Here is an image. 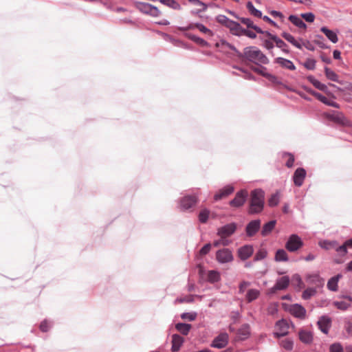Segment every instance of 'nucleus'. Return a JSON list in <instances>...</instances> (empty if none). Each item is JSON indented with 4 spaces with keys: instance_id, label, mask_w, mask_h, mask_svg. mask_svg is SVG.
<instances>
[{
    "instance_id": "28",
    "label": "nucleus",
    "mask_w": 352,
    "mask_h": 352,
    "mask_svg": "<svg viewBox=\"0 0 352 352\" xmlns=\"http://www.w3.org/2000/svg\"><path fill=\"white\" fill-rule=\"evenodd\" d=\"M216 47H227L228 48L230 49L231 50H232L236 56L237 54L239 55H241V52L239 51L234 45H233L232 44L228 43L226 40L225 39H221L219 42L216 43L215 44Z\"/></svg>"
},
{
    "instance_id": "50",
    "label": "nucleus",
    "mask_w": 352,
    "mask_h": 352,
    "mask_svg": "<svg viewBox=\"0 0 352 352\" xmlns=\"http://www.w3.org/2000/svg\"><path fill=\"white\" fill-rule=\"evenodd\" d=\"M267 252L265 249H260L255 254L254 261H258L264 259L267 256Z\"/></svg>"
},
{
    "instance_id": "18",
    "label": "nucleus",
    "mask_w": 352,
    "mask_h": 352,
    "mask_svg": "<svg viewBox=\"0 0 352 352\" xmlns=\"http://www.w3.org/2000/svg\"><path fill=\"white\" fill-rule=\"evenodd\" d=\"M226 28H228L232 34L240 36L242 35L243 28H242L238 22L230 20V22L226 25Z\"/></svg>"
},
{
    "instance_id": "51",
    "label": "nucleus",
    "mask_w": 352,
    "mask_h": 352,
    "mask_svg": "<svg viewBox=\"0 0 352 352\" xmlns=\"http://www.w3.org/2000/svg\"><path fill=\"white\" fill-rule=\"evenodd\" d=\"M197 28L200 32L205 33V34H209L210 35H212V32L206 28L204 25L200 23H195L193 24V28Z\"/></svg>"
},
{
    "instance_id": "49",
    "label": "nucleus",
    "mask_w": 352,
    "mask_h": 352,
    "mask_svg": "<svg viewBox=\"0 0 352 352\" xmlns=\"http://www.w3.org/2000/svg\"><path fill=\"white\" fill-rule=\"evenodd\" d=\"M52 327V322L45 319L41 322L39 329L42 332H47Z\"/></svg>"
},
{
    "instance_id": "46",
    "label": "nucleus",
    "mask_w": 352,
    "mask_h": 352,
    "mask_svg": "<svg viewBox=\"0 0 352 352\" xmlns=\"http://www.w3.org/2000/svg\"><path fill=\"white\" fill-rule=\"evenodd\" d=\"M280 346L287 351H292L294 347V342L292 339L287 338L281 341Z\"/></svg>"
},
{
    "instance_id": "5",
    "label": "nucleus",
    "mask_w": 352,
    "mask_h": 352,
    "mask_svg": "<svg viewBox=\"0 0 352 352\" xmlns=\"http://www.w3.org/2000/svg\"><path fill=\"white\" fill-rule=\"evenodd\" d=\"M251 69L254 72L261 75L263 77L267 78L270 82L275 85H281L280 80L274 74L267 72V68L264 66L259 65V67L252 66Z\"/></svg>"
},
{
    "instance_id": "47",
    "label": "nucleus",
    "mask_w": 352,
    "mask_h": 352,
    "mask_svg": "<svg viewBox=\"0 0 352 352\" xmlns=\"http://www.w3.org/2000/svg\"><path fill=\"white\" fill-rule=\"evenodd\" d=\"M316 294V289L313 287H309L304 290L302 294V297L305 300L309 299L311 296H314Z\"/></svg>"
},
{
    "instance_id": "33",
    "label": "nucleus",
    "mask_w": 352,
    "mask_h": 352,
    "mask_svg": "<svg viewBox=\"0 0 352 352\" xmlns=\"http://www.w3.org/2000/svg\"><path fill=\"white\" fill-rule=\"evenodd\" d=\"M246 8L249 12L253 15L254 16L258 17V18H262L263 14L262 12L258 9H256L254 6L253 5L252 1H248L246 3Z\"/></svg>"
},
{
    "instance_id": "64",
    "label": "nucleus",
    "mask_w": 352,
    "mask_h": 352,
    "mask_svg": "<svg viewBox=\"0 0 352 352\" xmlns=\"http://www.w3.org/2000/svg\"><path fill=\"white\" fill-rule=\"evenodd\" d=\"M242 32V35H245L246 36L250 38H256V33L248 30V29H245L243 28V31Z\"/></svg>"
},
{
    "instance_id": "25",
    "label": "nucleus",
    "mask_w": 352,
    "mask_h": 352,
    "mask_svg": "<svg viewBox=\"0 0 352 352\" xmlns=\"http://www.w3.org/2000/svg\"><path fill=\"white\" fill-rule=\"evenodd\" d=\"M289 284V278L288 276H284L278 278L276 281L275 285L276 288L280 290H284L287 288Z\"/></svg>"
},
{
    "instance_id": "9",
    "label": "nucleus",
    "mask_w": 352,
    "mask_h": 352,
    "mask_svg": "<svg viewBox=\"0 0 352 352\" xmlns=\"http://www.w3.org/2000/svg\"><path fill=\"white\" fill-rule=\"evenodd\" d=\"M237 225L232 222L224 225L217 229V234L221 238H226L232 235L236 230Z\"/></svg>"
},
{
    "instance_id": "45",
    "label": "nucleus",
    "mask_w": 352,
    "mask_h": 352,
    "mask_svg": "<svg viewBox=\"0 0 352 352\" xmlns=\"http://www.w3.org/2000/svg\"><path fill=\"white\" fill-rule=\"evenodd\" d=\"M210 211L209 210L204 208L202 210L200 211L199 214V221L201 223H205L207 222L208 218H209Z\"/></svg>"
},
{
    "instance_id": "53",
    "label": "nucleus",
    "mask_w": 352,
    "mask_h": 352,
    "mask_svg": "<svg viewBox=\"0 0 352 352\" xmlns=\"http://www.w3.org/2000/svg\"><path fill=\"white\" fill-rule=\"evenodd\" d=\"M287 41L292 44L294 46H295L298 49H302V45L301 43H300L292 34H289L287 38L286 39Z\"/></svg>"
},
{
    "instance_id": "16",
    "label": "nucleus",
    "mask_w": 352,
    "mask_h": 352,
    "mask_svg": "<svg viewBox=\"0 0 352 352\" xmlns=\"http://www.w3.org/2000/svg\"><path fill=\"white\" fill-rule=\"evenodd\" d=\"M234 191V188L232 185H227L219 190V191L214 195V201H217L222 198L231 195Z\"/></svg>"
},
{
    "instance_id": "62",
    "label": "nucleus",
    "mask_w": 352,
    "mask_h": 352,
    "mask_svg": "<svg viewBox=\"0 0 352 352\" xmlns=\"http://www.w3.org/2000/svg\"><path fill=\"white\" fill-rule=\"evenodd\" d=\"M285 155L289 156V159L287 160V161L286 162V164H285L286 166L288 168H292L293 166L294 162V155L290 153H285Z\"/></svg>"
},
{
    "instance_id": "36",
    "label": "nucleus",
    "mask_w": 352,
    "mask_h": 352,
    "mask_svg": "<svg viewBox=\"0 0 352 352\" xmlns=\"http://www.w3.org/2000/svg\"><path fill=\"white\" fill-rule=\"evenodd\" d=\"M274 42L276 44V46L280 49L281 51L285 54H289V50L288 49V45L284 42L282 39H280L278 36L274 38Z\"/></svg>"
},
{
    "instance_id": "44",
    "label": "nucleus",
    "mask_w": 352,
    "mask_h": 352,
    "mask_svg": "<svg viewBox=\"0 0 352 352\" xmlns=\"http://www.w3.org/2000/svg\"><path fill=\"white\" fill-rule=\"evenodd\" d=\"M336 245H338V242L336 241L325 240L320 244V246H321V248H322L325 250H331V249L336 250Z\"/></svg>"
},
{
    "instance_id": "54",
    "label": "nucleus",
    "mask_w": 352,
    "mask_h": 352,
    "mask_svg": "<svg viewBox=\"0 0 352 352\" xmlns=\"http://www.w3.org/2000/svg\"><path fill=\"white\" fill-rule=\"evenodd\" d=\"M300 17L308 23H312L315 19V15L313 12L302 13Z\"/></svg>"
},
{
    "instance_id": "7",
    "label": "nucleus",
    "mask_w": 352,
    "mask_h": 352,
    "mask_svg": "<svg viewBox=\"0 0 352 352\" xmlns=\"http://www.w3.org/2000/svg\"><path fill=\"white\" fill-rule=\"evenodd\" d=\"M248 191L242 189L238 191L233 199L230 201L229 204L231 207L240 208L244 205L248 198Z\"/></svg>"
},
{
    "instance_id": "10",
    "label": "nucleus",
    "mask_w": 352,
    "mask_h": 352,
    "mask_svg": "<svg viewBox=\"0 0 352 352\" xmlns=\"http://www.w3.org/2000/svg\"><path fill=\"white\" fill-rule=\"evenodd\" d=\"M277 331L274 333L276 338H281L288 334L289 324L287 320L281 319L276 322Z\"/></svg>"
},
{
    "instance_id": "58",
    "label": "nucleus",
    "mask_w": 352,
    "mask_h": 352,
    "mask_svg": "<svg viewBox=\"0 0 352 352\" xmlns=\"http://www.w3.org/2000/svg\"><path fill=\"white\" fill-rule=\"evenodd\" d=\"M314 86L316 89H318L320 91H322L323 92H328L329 91L327 86L325 84H323V83L320 82L318 80L316 81V82L314 83Z\"/></svg>"
},
{
    "instance_id": "42",
    "label": "nucleus",
    "mask_w": 352,
    "mask_h": 352,
    "mask_svg": "<svg viewBox=\"0 0 352 352\" xmlns=\"http://www.w3.org/2000/svg\"><path fill=\"white\" fill-rule=\"evenodd\" d=\"M260 40L263 42V44H262V46L265 48L266 50H269L270 51V53L274 56V53H273V48L274 47V43H272V41L269 40V39H265L262 37H260Z\"/></svg>"
},
{
    "instance_id": "19",
    "label": "nucleus",
    "mask_w": 352,
    "mask_h": 352,
    "mask_svg": "<svg viewBox=\"0 0 352 352\" xmlns=\"http://www.w3.org/2000/svg\"><path fill=\"white\" fill-rule=\"evenodd\" d=\"M274 63L278 64L283 68L294 71L296 69V66L293 62L289 59H286L282 57L276 58L274 60Z\"/></svg>"
},
{
    "instance_id": "24",
    "label": "nucleus",
    "mask_w": 352,
    "mask_h": 352,
    "mask_svg": "<svg viewBox=\"0 0 352 352\" xmlns=\"http://www.w3.org/2000/svg\"><path fill=\"white\" fill-rule=\"evenodd\" d=\"M306 280L309 284L320 285L322 284L324 280L320 278L318 273L309 274L306 276Z\"/></svg>"
},
{
    "instance_id": "6",
    "label": "nucleus",
    "mask_w": 352,
    "mask_h": 352,
    "mask_svg": "<svg viewBox=\"0 0 352 352\" xmlns=\"http://www.w3.org/2000/svg\"><path fill=\"white\" fill-rule=\"evenodd\" d=\"M136 8L142 13L149 14L152 16H158L160 15V10L155 6L148 3L138 2Z\"/></svg>"
},
{
    "instance_id": "26",
    "label": "nucleus",
    "mask_w": 352,
    "mask_h": 352,
    "mask_svg": "<svg viewBox=\"0 0 352 352\" xmlns=\"http://www.w3.org/2000/svg\"><path fill=\"white\" fill-rule=\"evenodd\" d=\"M299 339L305 344H309L313 341V336L310 331L300 330L299 331Z\"/></svg>"
},
{
    "instance_id": "20",
    "label": "nucleus",
    "mask_w": 352,
    "mask_h": 352,
    "mask_svg": "<svg viewBox=\"0 0 352 352\" xmlns=\"http://www.w3.org/2000/svg\"><path fill=\"white\" fill-rule=\"evenodd\" d=\"M184 342V339L181 336H179V334H176V333L173 334L172 336V340H171V342H172L171 351L173 352L178 351L180 349Z\"/></svg>"
},
{
    "instance_id": "55",
    "label": "nucleus",
    "mask_w": 352,
    "mask_h": 352,
    "mask_svg": "<svg viewBox=\"0 0 352 352\" xmlns=\"http://www.w3.org/2000/svg\"><path fill=\"white\" fill-rule=\"evenodd\" d=\"M196 313L195 312H184L182 314L181 318L184 320H188L189 321H193L196 318Z\"/></svg>"
},
{
    "instance_id": "57",
    "label": "nucleus",
    "mask_w": 352,
    "mask_h": 352,
    "mask_svg": "<svg viewBox=\"0 0 352 352\" xmlns=\"http://www.w3.org/2000/svg\"><path fill=\"white\" fill-rule=\"evenodd\" d=\"M330 352H344L343 347L340 343H333L330 346Z\"/></svg>"
},
{
    "instance_id": "31",
    "label": "nucleus",
    "mask_w": 352,
    "mask_h": 352,
    "mask_svg": "<svg viewBox=\"0 0 352 352\" xmlns=\"http://www.w3.org/2000/svg\"><path fill=\"white\" fill-rule=\"evenodd\" d=\"M274 260L277 262H286L289 261L288 255L284 249H278L275 253Z\"/></svg>"
},
{
    "instance_id": "61",
    "label": "nucleus",
    "mask_w": 352,
    "mask_h": 352,
    "mask_svg": "<svg viewBox=\"0 0 352 352\" xmlns=\"http://www.w3.org/2000/svg\"><path fill=\"white\" fill-rule=\"evenodd\" d=\"M176 300L181 303H182V302L190 303L194 301V296L193 295L187 296L184 298H177Z\"/></svg>"
},
{
    "instance_id": "63",
    "label": "nucleus",
    "mask_w": 352,
    "mask_h": 352,
    "mask_svg": "<svg viewBox=\"0 0 352 352\" xmlns=\"http://www.w3.org/2000/svg\"><path fill=\"white\" fill-rule=\"evenodd\" d=\"M211 249V244L210 243H206L199 250V253L201 255H206L207 254Z\"/></svg>"
},
{
    "instance_id": "22",
    "label": "nucleus",
    "mask_w": 352,
    "mask_h": 352,
    "mask_svg": "<svg viewBox=\"0 0 352 352\" xmlns=\"http://www.w3.org/2000/svg\"><path fill=\"white\" fill-rule=\"evenodd\" d=\"M320 31L324 33L327 38L333 43H336L338 41V37L336 32L329 30L325 26H322L320 28Z\"/></svg>"
},
{
    "instance_id": "40",
    "label": "nucleus",
    "mask_w": 352,
    "mask_h": 352,
    "mask_svg": "<svg viewBox=\"0 0 352 352\" xmlns=\"http://www.w3.org/2000/svg\"><path fill=\"white\" fill-rule=\"evenodd\" d=\"M324 70L327 79L333 82H338V76L335 72L331 70L328 67H324Z\"/></svg>"
},
{
    "instance_id": "35",
    "label": "nucleus",
    "mask_w": 352,
    "mask_h": 352,
    "mask_svg": "<svg viewBox=\"0 0 352 352\" xmlns=\"http://www.w3.org/2000/svg\"><path fill=\"white\" fill-rule=\"evenodd\" d=\"M341 276L340 274H338L336 276L331 278L327 282V288L333 292H336L338 290V282L339 278Z\"/></svg>"
},
{
    "instance_id": "4",
    "label": "nucleus",
    "mask_w": 352,
    "mask_h": 352,
    "mask_svg": "<svg viewBox=\"0 0 352 352\" xmlns=\"http://www.w3.org/2000/svg\"><path fill=\"white\" fill-rule=\"evenodd\" d=\"M198 201V196L196 194L184 196L179 201L180 209L183 211L190 210L194 207Z\"/></svg>"
},
{
    "instance_id": "23",
    "label": "nucleus",
    "mask_w": 352,
    "mask_h": 352,
    "mask_svg": "<svg viewBox=\"0 0 352 352\" xmlns=\"http://www.w3.org/2000/svg\"><path fill=\"white\" fill-rule=\"evenodd\" d=\"M289 21L298 28L306 29V23L298 15L291 14L288 17Z\"/></svg>"
},
{
    "instance_id": "14",
    "label": "nucleus",
    "mask_w": 352,
    "mask_h": 352,
    "mask_svg": "<svg viewBox=\"0 0 352 352\" xmlns=\"http://www.w3.org/2000/svg\"><path fill=\"white\" fill-rule=\"evenodd\" d=\"M317 324L322 333L327 334L331 325V319L327 316H322L319 318Z\"/></svg>"
},
{
    "instance_id": "27",
    "label": "nucleus",
    "mask_w": 352,
    "mask_h": 352,
    "mask_svg": "<svg viewBox=\"0 0 352 352\" xmlns=\"http://www.w3.org/2000/svg\"><path fill=\"white\" fill-rule=\"evenodd\" d=\"M276 223V220H271L267 223H265L261 230V235L265 236L268 235L275 228Z\"/></svg>"
},
{
    "instance_id": "12",
    "label": "nucleus",
    "mask_w": 352,
    "mask_h": 352,
    "mask_svg": "<svg viewBox=\"0 0 352 352\" xmlns=\"http://www.w3.org/2000/svg\"><path fill=\"white\" fill-rule=\"evenodd\" d=\"M254 253L253 246L251 245H245L239 248L237 250L239 257L241 261H245L249 258Z\"/></svg>"
},
{
    "instance_id": "34",
    "label": "nucleus",
    "mask_w": 352,
    "mask_h": 352,
    "mask_svg": "<svg viewBox=\"0 0 352 352\" xmlns=\"http://www.w3.org/2000/svg\"><path fill=\"white\" fill-rule=\"evenodd\" d=\"M260 295V291L256 289H250L247 292L245 298L248 302H252L257 299Z\"/></svg>"
},
{
    "instance_id": "39",
    "label": "nucleus",
    "mask_w": 352,
    "mask_h": 352,
    "mask_svg": "<svg viewBox=\"0 0 352 352\" xmlns=\"http://www.w3.org/2000/svg\"><path fill=\"white\" fill-rule=\"evenodd\" d=\"M220 274L215 270H210L208 273V280L211 283H215L220 280Z\"/></svg>"
},
{
    "instance_id": "32",
    "label": "nucleus",
    "mask_w": 352,
    "mask_h": 352,
    "mask_svg": "<svg viewBox=\"0 0 352 352\" xmlns=\"http://www.w3.org/2000/svg\"><path fill=\"white\" fill-rule=\"evenodd\" d=\"M317 99L327 106L332 107L336 109L340 108V104L338 102H335L334 100L328 99L327 97H325L321 94H320V95L318 96Z\"/></svg>"
},
{
    "instance_id": "21",
    "label": "nucleus",
    "mask_w": 352,
    "mask_h": 352,
    "mask_svg": "<svg viewBox=\"0 0 352 352\" xmlns=\"http://www.w3.org/2000/svg\"><path fill=\"white\" fill-rule=\"evenodd\" d=\"M250 335V327L249 324H243L237 331V336L240 340H245Z\"/></svg>"
},
{
    "instance_id": "30",
    "label": "nucleus",
    "mask_w": 352,
    "mask_h": 352,
    "mask_svg": "<svg viewBox=\"0 0 352 352\" xmlns=\"http://www.w3.org/2000/svg\"><path fill=\"white\" fill-rule=\"evenodd\" d=\"M191 327V324L188 323L178 322L175 324V329L184 336L189 333Z\"/></svg>"
},
{
    "instance_id": "41",
    "label": "nucleus",
    "mask_w": 352,
    "mask_h": 352,
    "mask_svg": "<svg viewBox=\"0 0 352 352\" xmlns=\"http://www.w3.org/2000/svg\"><path fill=\"white\" fill-rule=\"evenodd\" d=\"M280 201V193L279 192H276L272 194L271 197L268 199V205L270 207H275L276 206Z\"/></svg>"
},
{
    "instance_id": "38",
    "label": "nucleus",
    "mask_w": 352,
    "mask_h": 352,
    "mask_svg": "<svg viewBox=\"0 0 352 352\" xmlns=\"http://www.w3.org/2000/svg\"><path fill=\"white\" fill-rule=\"evenodd\" d=\"M159 1L175 10H179L182 9L181 5L175 0H159Z\"/></svg>"
},
{
    "instance_id": "8",
    "label": "nucleus",
    "mask_w": 352,
    "mask_h": 352,
    "mask_svg": "<svg viewBox=\"0 0 352 352\" xmlns=\"http://www.w3.org/2000/svg\"><path fill=\"white\" fill-rule=\"evenodd\" d=\"M216 259L219 263L223 264L232 262L234 259V256L230 249L223 248L217 251Z\"/></svg>"
},
{
    "instance_id": "37",
    "label": "nucleus",
    "mask_w": 352,
    "mask_h": 352,
    "mask_svg": "<svg viewBox=\"0 0 352 352\" xmlns=\"http://www.w3.org/2000/svg\"><path fill=\"white\" fill-rule=\"evenodd\" d=\"M187 36L189 39L202 47H208L209 45V43L206 40L195 34H188Z\"/></svg>"
},
{
    "instance_id": "13",
    "label": "nucleus",
    "mask_w": 352,
    "mask_h": 352,
    "mask_svg": "<svg viewBox=\"0 0 352 352\" xmlns=\"http://www.w3.org/2000/svg\"><path fill=\"white\" fill-rule=\"evenodd\" d=\"M261 227V220L254 219L250 221L245 227V232L247 236H253L259 230Z\"/></svg>"
},
{
    "instance_id": "52",
    "label": "nucleus",
    "mask_w": 352,
    "mask_h": 352,
    "mask_svg": "<svg viewBox=\"0 0 352 352\" xmlns=\"http://www.w3.org/2000/svg\"><path fill=\"white\" fill-rule=\"evenodd\" d=\"M216 21L220 24L226 27V25L230 22L231 19L223 14H219L215 18Z\"/></svg>"
},
{
    "instance_id": "60",
    "label": "nucleus",
    "mask_w": 352,
    "mask_h": 352,
    "mask_svg": "<svg viewBox=\"0 0 352 352\" xmlns=\"http://www.w3.org/2000/svg\"><path fill=\"white\" fill-rule=\"evenodd\" d=\"M236 68L238 69L239 70L241 71L242 72H243L245 74V76H244V78L245 79L250 80H256L255 77L251 73L247 72L244 69H243L241 67H236Z\"/></svg>"
},
{
    "instance_id": "29",
    "label": "nucleus",
    "mask_w": 352,
    "mask_h": 352,
    "mask_svg": "<svg viewBox=\"0 0 352 352\" xmlns=\"http://www.w3.org/2000/svg\"><path fill=\"white\" fill-rule=\"evenodd\" d=\"M239 20L244 25L247 26L248 28H252L255 30L256 32H261V28L254 24L252 19L250 18L245 17H240Z\"/></svg>"
},
{
    "instance_id": "11",
    "label": "nucleus",
    "mask_w": 352,
    "mask_h": 352,
    "mask_svg": "<svg viewBox=\"0 0 352 352\" xmlns=\"http://www.w3.org/2000/svg\"><path fill=\"white\" fill-rule=\"evenodd\" d=\"M228 343V335L226 333H221L216 336L212 340L210 346L213 348L223 349Z\"/></svg>"
},
{
    "instance_id": "3",
    "label": "nucleus",
    "mask_w": 352,
    "mask_h": 352,
    "mask_svg": "<svg viewBox=\"0 0 352 352\" xmlns=\"http://www.w3.org/2000/svg\"><path fill=\"white\" fill-rule=\"evenodd\" d=\"M303 245V241L296 234H291L286 243L285 248L290 252H294Z\"/></svg>"
},
{
    "instance_id": "17",
    "label": "nucleus",
    "mask_w": 352,
    "mask_h": 352,
    "mask_svg": "<svg viewBox=\"0 0 352 352\" xmlns=\"http://www.w3.org/2000/svg\"><path fill=\"white\" fill-rule=\"evenodd\" d=\"M289 312L298 318H304L306 314L305 309L299 304L292 305L289 308Z\"/></svg>"
},
{
    "instance_id": "56",
    "label": "nucleus",
    "mask_w": 352,
    "mask_h": 352,
    "mask_svg": "<svg viewBox=\"0 0 352 352\" xmlns=\"http://www.w3.org/2000/svg\"><path fill=\"white\" fill-rule=\"evenodd\" d=\"M304 67L309 70H314L316 67V60L311 58L307 59L304 63Z\"/></svg>"
},
{
    "instance_id": "2",
    "label": "nucleus",
    "mask_w": 352,
    "mask_h": 352,
    "mask_svg": "<svg viewBox=\"0 0 352 352\" xmlns=\"http://www.w3.org/2000/svg\"><path fill=\"white\" fill-rule=\"evenodd\" d=\"M265 192L261 188H256L251 191L248 214L261 213L265 204Z\"/></svg>"
},
{
    "instance_id": "59",
    "label": "nucleus",
    "mask_w": 352,
    "mask_h": 352,
    "mask_svg": "<svg viewBox=\"0 0 352 352\" xmlns=\"http://www.w3.org/2000/svg\"><path fill=\"white\" fill-rule=\"evenodd\" d=\"M335 250L339 252L342 256H344L347 253V248L345 243L341 245H338V244L336 245Z\"/></svg>"
},
{
    "instance_id": "1",
    "label": "nucleus",
    "mask_w": 352,
    "mask_h": 352,
    "mask_svg": "<svg viewBox=\"0 0 352 352\" xmlns=\"http://www.w3.org/2000/svg\"><path fill=\"white\" fill-rule=\"evenodd\" d=\"M236 56L240 59L245 58L257 65L259 63L267 65L270 63V60L266 55L255 46L245 47L243 52H241V55L237 54Z\"/></svg>"
},
{
    "instance_id": "48",
    "label": "nucleus",
    "mask_w": 352,
    "mask_h": 352,
    "mask_svg": "<svg viewBox=\"0 0 352 352\" xmlns=\"http://www.w3.org/2000/svg\"><path fill=\"white\" fill-rule=\"evenodd\" d=\"M333 305L336 307V308H338V309L344 311L351 307V303L344 300L334 301Z\"/></svg>"
},
{
    "instance_id": "43",
    "label": "nucleus",
    "mask_w": 352,
    "mask_h": 352,
    "mask_svg": "<svg viewBox=\"0 0 352 352\" xmlns=\"http://www.w3.org/2000/svg\"><path fill=\"white\" fill-rule=\"evenodd\" d=\"M314 43L318 45L322 49H327L329 46L325 44L324 39L322 35L317 34L315 36Z\"/></svg>"
},
{
    "instance_id": "15",
    "label": "nucleus",
    "mask_w": 352,
    "mask_h": 352,
    "mask_svg": "<svg viewBox=\"0 0 352 352\" xmlns=\"http://www.w3.org/2000/svg\"><path fill=\"white\" fill-rule=\"evenodd\" d=\"M306 170L303 168H298L293 175V180L295 186L300 187L302 185L306 177Z\"/></svg>"
}]
</instances>
